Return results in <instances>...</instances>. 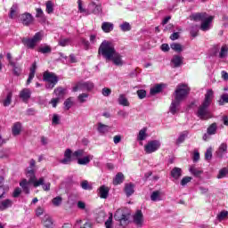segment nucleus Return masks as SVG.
Listing matches in <instances>:
<instances>
[{
    "label": "nucleus",
    "mask_w": 228,
    "mask_h": 228,
    "mask_svg": "<svg viewBox=\"0 0 228 228\" xmlns=\"http://www.w3.org/2000/svg\"><path fill=\"white\" fill-rule=\"evenodd\" d=\"M213 89L208 90L205 94V99L202 102L201 105L198 108V111L196 113L197 117L200 118V120H208V118H211L209 106H211V102H213Z\"/></svg>",
    "instance_id": "1"
},
{
    "label": "nucleus",
    "mask_w": 228,
    "mask_h": 228,
    "mask_svg": "<svg viewBox=\"0 0 228 228\" xmlns=\"http://www.w3.org/2000/svg\"><path fill=\"white\" fill-rule=\"evenodd\" d=\"M191 19L195 22H201V31H209L211 29V22H213V16H208L206 12H198L191 15Z\"/></svg>",
    "instance_id": "2"
},
{
    "label": "nucleus",
    "mask_w": 228,
    "mask_h": 228,
    "mask_svg": "<svg viewBox=\"0 0 228 228\" xmlns=\"http://www.w3.org/2000/svg\"><path fill=\"white\" fill-rule=\"evenodd\" d=\"M98 53L99 54H102L107 61H111V58H113L117 51L115 50L113 44L108 41H103L99 47Z\"/></svg>",
    "instance_id": "3"
},
{
    "label": "nucleus",
    "mask_w": 228,
    "mask_h": 228,
    "mask_svg": "<svg viewBox=\"0 0 228 228\" xmlns=\"http://www.w3.org/2000/svg\"><path fill=\"white\" fill-rule=\"evenodd\" d=\"M72 156L79 159L85 156V150H77L72 153V150L67 149L64 152V159L61 160V163H62V165L72 163Z\"/></svg>",
    "instance_id": "4"
},
{
    "label": "nucleus",
    "mask_w": 228,
    "mask_h": 228,
    "mask_svg": "<svg viewBox=\"0 0 228 228\" xmlns=\"http://www.w3.org/2000/svg\"><path fill=\"white\" fill-rule=\"evenodd\" d=\"M190 86L187 84H179L174 93L175 99L183 102L190 94Z\"/></svg>",
    "instance_id": "5"
},
{
    "label": "nucleus",
    "mask_w": 228,
    "mask_h": 228,
    "mask_svg": "<svg viewBox=\"0 0 228 228\" xmlns=\"http://www.w3.org/2000/svg\"><path fill=\"white\" fill-rule=\"evenodd\" d=\"M42 38H44V32H37L32 38H23L22 43L28 49H35L37 44L42 42Z\"/></svg>",
    "instance_id": "6"
},
{
    "label": "nucleus",
    "mask_w": 228,
    "mask_h": 228,
    "mask_svg": "<svg viewBox=\"0 0 228 228\" xmlns=\"http://www.w3.org/2000/svg\"><path fill=\"white\" fill-rule=\"evenodd\" d=\"M43 81L48 83L46 84L45 88L48 90H53L58 84V77L54 73L46 71L43 75Z\"/></svg>",
    "instance_id": "7"
},
{
    "label": "nucleus",
    "mask_w": 228,
    "mask_h": 228,
    "mask_svg": "<svg viewBox=\"0 0 228 228\" xmlns=\"http://www.w3.org/2000/svg\"><path fill=\"white\" fill-rule=\"evenodd\" d=\"M114 217L116 220L119 221V225H121V227H126V225H129V218H131V215L129 213L126 214L122 209H118Z\"/></svg>",
    "instance_id": "8"
},
{
    "label": "nucleus",
    "mask_w": 228,
    "mask_h": 228,
    "mask_svg": "<svg viewBox=\"0 0 228 228\" xmlns=\"http://www.w3.org/2000/svg\"><path fill=\"white\" fill-rule=\"evenodd\" d=\"M28 177H29L30 184H33L34 188H38V186H44L45 183V179L44 177H40L37 179L35 175V169H28L27 172Z\"/></svg>",
    "instance_id": "9"
},
{
    "label": "nucleus",
    "mask_w": 228,
    "mask_h": 228,
    "mask_svg": "<svg viewBox=\"0 0 228 228\" xmlns=\"http://www.w3.org/2000/svg\"><path fill=\"white\" fill-rule=\"evenodd\" d=\"M94 83L91 81L87 82H78L73 87V92H90V90H94Z\"/></svg>",
    "instance_id": "10"
},
{
    "label": "nucleus",
    "mask_w": 228,
    "mask_h": 228,
    "mask_svg": "<svg viewBox=\"0 0 228 228\" xmlns=\"http://www.w3.org/2000/svg\"><path fill=\"white\" fill-rule=\"evenodd\" d=\"M161 147V142L159 140H152L148 142V143L144 146V152L146 154H152V152H156Z\"/></svg>",
    "instance_id": "11"
},
{
    "label": "nucleus",
    "mask_w": 228,
    "mask_h": 228,
    "mask_svg": "<svg viewBox=\"0 0 228 228\" xmlns=\"http://www.w3.org/2000/svg\"><path fill=\"white\" fill-rule=\"evenodd\" d=\"M133 222L137 227L143 226V213L142 210H137L133 216Z\"/></svg>",
    "instance_id": "12"
},
{
    "label": "nucleus",
    "mask_w": 228,
    "mask_h": 228,
    "mask_svg": "<svg viewBox=\"0 0 228 228\" xmlns=\"http://www.w3.org/2000/svg\"><path fill=\"white\" fill-rule=\"evenodd\" d=\"M88 10L91 12V13H94V15H101L102 13V7L101 4H97L94 2H92L88 5Z\"/></svg>",
    "instance_id": "13"
},
{
    "label": "nucleus",
    "mask_w": 228,
    "mask_h": 228,
    "mask_svg": "<svg viewBox=\"0 0 228 228\" xmlns=\"http://www.w3.org/2000/svg\"><path fill=\"white\" fill-rule=\"evenodd\" d=\"M110 61H112L116 67H122V65H124V60H122L121 54L117 52L111 57Z\"/></svg>",
    "instance_id": "14"
},
{
    "label": "nucleus",
    "mask_w": 228,
    "mask_h": 228,
    "mask_svg": "<svg viewBox=\"0 0 228 228\" xmlns=\"http://www.w3.org/2000/svg\"><path fill=\"white\" fill-rule=\"evenodd\" d=\"M181 101L176 100L175 98L172 101L169 107V111L172 113V115H175L177 111H179V106H181Z\"/></svg>",
    "instance_id": "15"
},
{
    "label": "nucleus",
    "mask_w": 228,
    "mask_h": 228,
    "mask_svg": "<svg viewBox=\"0 0 228 228\" xmlns=\"http://www.w3.org/2000/svg\"><path fill=\"white\" fill-rule=\"evenodd\" d=\"M21 24L24 26H29L33 22V16L30 13H24L20 16Z\"/></svg>",
    "instance_id": "16"
},
{
    "label": "nucleus",
    "mask_w": 228,
    "mask_h": 228,
    "mask_svg": "<svg viewBox=\"0 0 228 228\" xmlns=\"http://www.w3.org/2000/svg\"><path fill=\"white\" fill-rule=\"evenodd\" d=\"M20 97L22 99L23 102H28L29 99L31 98V90L25 88L20 91Z\"/></svg>",
    "instance_id": "17"
},
{
    "label": "nucleus",
    "mask_w": 228,
    "mask_h": 228,
    "mask_svg": "<svg viewBox=\"0 0 228 228\" xmlns=\"http://www.w3.org/2000/svg\"><path fill=\"white\" fill-rule=\"evenodd\" d=\"M21 131H22V123L16 122L12 125V134L13 136H19Z\"/></svg>",
    "instance_id": "18"
},
{
    "label": "nucleus",
    "mask_w": 228,
    "mask_h": 228,
    "mask_svg": "<svg viewBox=\"0 0 228 228\" xmlns=\"http://www.w3.org/2000/svg\"><path fill=\"white\" fill-rule=\"evenodd\" d=\"M42 224H43L44 227H46V228H52L54 226L53 218L50 217L49 215H45V216L42 219Z\"/></svg>",
    "instance_id": "19"
},
{
    "label": "nucleus",
    "mask_w": 228,
    "mask_h": 228,
    "mask_svg": "<svg viewBox=\"0 0 228 228\" xmlns=\"http://www.w3.org/2000/svg\"><path fill=\"white\" fill-rule=\"evenodd\" d=\"M188 134H190V132L188 131H183L180 133L178 138L175 141V145L179 147L181 143H184V141L186 140V138H188Z\"/></svg>",
    "instance_id": "20"
},
{
    "label": "nucleus",
    "mask_w": 228,
    "mask_h": 228,
    "mask_svg": "<svg viewBox=\"0 0 228 228\" xmlns=\"http://www.w3.org/2000/svg\"><path fill=\"white\" fill-rule=\"evenodd\" d=\"M183 175V169L181 167H174L171 170V177L175 181L179 180V178Z\"/></svg>",
    "instance_id": "21"
},
{
    "label": "nucleus",
    "mask_w": 228,
    "mask_h": 228,
    "mask_svg": "<svg viewBox=\"0 0 228 228\" xmlns=\"http://www.w3.org/2000/svg\"><path fill=\"white\" fill-rule=\"evenodd\" d=\"M110 126L104 125L102 123H98L97 131L100 134H106V133H110Z\"/></svg>",
    "instance_id": "22"
},
{
    "label": "nucleus",
    "mask_w": 228,
    "mask_h": 228,
    "mask_svg": "<svg viewBox=\"0 0 228 228\" xmlns=\"http://www.w3.org/2000/svg\"><path fill=\"white\" fill-rule=\"evenodd\" d=\"M183 56L174 55L171 60V63L174 65L175 69H177L183 63Z\"/></svg>",
    "instance_id": "23"
},
{
    "label": "nucleus",
    "mask_w": 228,
    "mask_h": 228,
    "mask_svg": "<svg viewBox=\"0 0 228 228\" xmlns=\"http://www.w3.org/2000/svg\"><path fill=\"white\" fill-rule=\"evenodd\" d=\"M114 25L111 22L104 21L102 23V29L104 33H111L113 31Z\"/></svg>",
    "instance_id": "24"
},
{
    "label": "nucleus",
    "mask_w": 228,
    "mask_h": 228,
    "mask_svg": "<svg viewBox=\"0 0 228 228\" xmlns=\"http://www.w3.org/2000/svg\"><path fill=\"white\" fill-rule=\"evenodd\" d=\"M118 102L119 106H126V107L130 106L129 100H127V97L126 96V94H119L118 98Z\"/></svg>",
    "instance_id": "25"
},
{
    "label": "nucleus",
    "mask_w": 228,
    "mask_h": 228,
    "mask_svg": "<svg viewBox=\"0 0 228 228\" xmlns=\"http://www.w3.org/2000/svg\"><path fill=\"white\" fill-rule=\"evenodd\" d=\"M110 193V188L106 187V185H102L99 189V195L101 199H108V195Z\"/></svg>",
    "instance_id": "26"
},
{
    "label": "nucleus",
    "mask_w": 228,
    "mask_h": 228,
    "mask_svg": "<svg viewBox=\"0 0 228 228\" xmlns=\"http://www.w3.org/2000/svg\"><path fill=\"white\" fill-rule=\"evenodd\" d=\"M125 193L126 197H131L133 193H134V184L133 183H126L125 184Z\"/></svg>",
    "instance_id": "27"
},
{
    "label": "nucleus",
    "mask_w": 228,
    "mask_h": 228,
    "mask_svg": "<svg viewBox=\"0 0 228 228\" xmlns=\"http://www.w3.org/2000/svg\"><path fill=\"white\" fill-rule=\"evenodd\" d=\"M151 200H152V202H159V200H163V198L161 197V191H154L151 194Z\"/></svg>",
    "instance_id": "28"
},
{
    "label": "nucleus",
    "mask_w": 228,
    "mask_h": 228,
    "mask_svg": "<svg viewBox=\"0 0 228 228\" xmlns=\"http://www.w3.org/2000/svg\"><path fill=\"white\" fill-rule=\"evenodd\" d=\"M37 72V62H34L32 64V67L30 68V72L28 75V78L27 80V85H29L31 81H33V77H35V73Z\"/></svg>",
    "instance_id": "29"
},
{
    "label": "nucleus",
    "mask_w": 228,
    "mask_h": 228,
    "mask_svg": "<svg viewBox=\"0 0 228 228\" xmlns=\"http://www.w3.org/2000/svg\"><path fill=\"white\" fill-rule=\"evenodd\" d=\"M92 159H94V155H86L84 158L78 159L77 164L78 165H88V163H90V161H92Z\"/></svg>",
    "instance_id": "30"
},
{
    "label": "nucleus",
    "mask_w": 228,
    "mask_h": 228,
    "mask_svg": "<svg viewBox=\"0 0 228 228\" xmlns=\"http://www.w3.org/2000/svg\"><path fill=\"white\" fill-rule=\"evenodd\" d=\"M29 184H31V183H29V178H28V181L26 179H23L20 183V186L22 188L24 193L26 194L29 193Z\"/></svg>",
    "instance_id": "31"
},
{
    "label": "nucleus",
    "mask_w": 228,
    "mask_h": 228,
    "mask_svg": "<svg viewBox=\"0 0 228 228\" xmlns=\"http://www.w3.org/2000/svg\"><path fill=\"white\" fill-rule=\"evenodd\" d=\"M19 15V5L16 4H12L10 10L9 17L10 19H15Z\"/></svg>",
    "instance_id": "32"
},
{
    "label": "nucleus",
    "mask_w": 228,
    "mask_h": 228,
    "mask_svg": "<svg viewBox=\"0 0 228 228\" xmlns=\"http://www.w3.org/2000/svg\"><path fill=\"white\" fill-rule=\"evenodd\" d=\"M11 67L12 68L14 76H20V72H22L20 65L17 64L16 62H11Z\"/></svg>",
    "instance_id": "33"
},
{
    "label": "nucleus",
    "mask_w": 228,
    "mask_h": 228,
    "mask_svg": "<svg viewBox=\"0 0 228 228\" xmlns=\"http://www.w3.org/2000/svg\"><path fill=\"white\" fill-rule=\"evenodd\" d=\"M13 202L11 200H5L0 203L1 211H4V209H8V208H12Z\"/></svg>",
    "instance_id": "34"
},
{
    "label": "nucleus",
    "mask_w": 228,
    "mask_h": 228,
    "mask_svg": "<svg viewBox=\"0 0 228 228\" xmlns=\"http://www.w3.org/2000/svg\"><path fill=\"white\" fill-rule=\"evenodd\" d=\"M218 129V125H216V123H213L211 124L208 129H207V133L209 135H212V134H216V130Z\"/></svg>",
    "instance_id": "35"
},
{
    "label": "nucleus",
    "mask_w": 228,
    "mask_h": 228,
    "mask_svg": "<svg viewBox=\"0 0 228 228\" xmlns=\"http://www.w3.org/2000/svg\"><path fill=\"white\" fill-rule=\"evenodd\" d=\"M147 138V128H142L139 131L137 135L138 142H143Z\"/></svg>",
    "instance_id": "36"
},
{
    "label": "nucleus",
    "mask_w": 228,
    "mask_h": 228,
    "mask_svg": "<svg viewBox=\"0 0 228 228\" xmlns=\"http://www.w3.org/2000/svg\"><path fill=\"white\" fill-rule=\"evenodd\" d=\"M124 183V174L118 173L113 180V184H122Z\"/></svg>",
    "instance_id": "37"
},
{
    "label": "nucleus",
    "mask_w": 228,
    "mask_h": 228,
    "mask_svg": "<svg viewBox=\"0 0 228 228\" xmlns=\"http://www.w3.org/2000/svg\"><path fill=\"white\" fill-rule=\"evenodd\" d=\"M228 54V46L227 45H224L221 47V50L219 52V58H221V60H224Z\"/></svg>",
    "instance_id": "38"
},
{
    "label": "nucleus",
    "mask_w": 228,
    "mask_h": 228,
    "mask_svg": "<svg viewBox=\"0 0 228 228\" xmlns=\"http://www.w3.org/2000/svg\"><path fill=\"white\" fill-rule=\"evenodd\" d=\"M51 51H53V49L49 45H43L37 49V52L42 53V54H49Z\"/></svg>",
    "instance_id": "39"
},
{
    "label": "nucleus",
    "mask_w": 228,
    "mask_h": 228,
    "mask_svg": "<svg viewBox=\"0 0 228 228\" xmlns=\"http://www.w3.org/2000/svg\"><path fill=\"white\" fill-rule=\"evenodd\" d=\"M12 97H13V94L12 92H9L7 94L6 98L3 102V105L4 107H8V106H10V104H12Z\"/></svg>",
    "instance_id": "40"
},
{
    "label": "nucleus",
    "mask_w": 228,
    "mask_h": 228,
    "mask_svg": "<svg viewBox=\"0 0 228 228\" xmlns=\"http://www.w3.org/2000/svg\"><path fill=\"white\" fill-rule=\"evenodd\" d=\"M62 202H63V199L61 198V196H57L52 200V204H53L55 208L61 206Z\"/></svg>",
    "instance_id": "41"
},
{
    "label": "nucleus",
    "mask_w": 228,
    "mask_h": 228,
    "mask_svg": "<svg viewBox=\"0 0 228 228\" xmlns=\"http://www.w3.org/2000/svg\"><path fill=\"white\" fill-rule=\"evenodd\" d=\"M170 47L173 51H175V53H183V45L181 44L173 43Z\"/></svg>",
    "instance_id": "42"
},
{
    "label": "nucleus",
    "mask_w": 228,
    "mask_h": 228,
    "mask_svg": "<svg viewBox=\"0 0 228 228\" xmlns=\"http://www.w3.org/2000/svg\"><path fill=\"white\" fill-rule=\"evenodd\" d=\"M54 94L57 96V99L61 100L63 95H65V89L58 87L54 90Z\"/></svg>",
    "instance_id": "43"
},
{
    "label": "nucleus",
    "mask_w": 228,
    "mask_h": 228,
    "mask_svg": "<svg viewBox=\"0 0 228 228\" xmlns=\"http://www.w3.org/2000/svg\"><path fill=\"white\" fill-rule=\"evenodd\" d=\"M88 96H89V94L86 93L80 94L77 96L78 102H80V104L86 102V99H88Z\"/></svg>",
    "instance_id": "44"
},
{
    "label": "nucleus",
    "mask_w": 228,
    "mask_h": 228,
    "mask_svg": "<svg viewBox=\"0 0 228 228\" xmlns=\"http://www.w3.org/2000/svg\"><path fill=\"white\" fill-rule=\"evenodd\" d=\"M161 90H163V87L161 86V85H157L151 89L150 94L151 95H156V94H159Z\"/></svg>",
    "instance_id": "45"
},
{
    "label": "nucleus",
    "mask_w": 228,
    "mask_h": 228,
    "mask_svg": "<svg viewBox=\"0 0 228 228\" xmlns=\"http://www.w3.org/2000/svg\"><path fill=\"white\" fill-rule=\"evenodd\" d=\"M119 28L121 29V31H131V24H129V22L125 21L122 24L119 25Z\"/></svg>",
    "instance_id": "46"
},
{
    "label": "nucleus",
    "mask_w": 228,
    "mask_h": 228,
    "mask_svg": "<svg viewBox=\"0 0 228 228\" xmlns=\"http://www.w3.org/2000/svg\"><path fill=\"white\" fill-rule=\"evenodd\" d=\"M54 12V4L52 1L46 2V13H53Z\"/></svg>",
    "instance_id": "47"
},
{
    "label": "nucleus",
    "mask_w": 228,
    "mask_h": 228,
    "mask_svg": "<svg viewBox=\"0 0 228 228\" xmlns=\"http://www.w3.org/2000/svg\"><path fill=\"white\" fill-rule=\"evenodd\" d=\"M227 216H228V211L223 210L217 215L216 218L219 222H222V220H225V218H227Z\"/></svg>",
    "instance_id": "48"
},
{
    "label": "nucleus",
    "mask_w": 228,
    "mask_h": 228,
    "mask_svg": "<svg viewBox=\"0 0 228 228\" xmlns=\"http://www.w3.org/2000/svg\"><path fill=\"white\" fill-rule=\"evenodd\" d=\"M106 228H113V213H110V216L105 222Z\"/></svg>",
    "instance_id": "49"
},
{
    "label": "nucleus",
    "mask_w": 228,
    "mask_h": 228,
    "mask_svg": "<svg viewBox=\"0 0 228 228\" xmlns=\"http://www.w3.org/2000/svg\"><path fill=\"white\" fill-rule=\"evenodd\" d=\"M189 170L191 174H192V175H194L195 177H199V175L202 174V171L195 167H191Z\"/></svg>",
    "instance_id": "50"
},
{
    "label": "nucleus",
    "mask_w": 228,
    "mask_h": 228,
    "mask_svg": "<svg viewBox=\"0 0 228 228\" xmlns=\"http://www.w3.org/2000/svg\"><path fill=\"white\" fill-rule=\"evenodd\" d=\"M74 104V102H72V98H68L65 102H64V109L66 110H69L72 108Z\"/></svg>",
    "instance_id": "51"
},
{
    "label": "nucleus",
    "mask_w": 228,
    "mask_h": 228,
    "mask_svg": "<svg viewBox=\"0 0 228 228\" xmlns=\"http://www.w3.org/2000/svg\"><path fill=\"white\" fill-rule=\"evenodd\" d=\"M61 120V118L58 114H53L52 118V124L53 126H59L60 122Z\"/></svg>",
    "instance_id": "52"
},
{
    "label": "nucleus",
    "mask_w": 228,
    "mask_h": 228,
    "mask_svg": "<svg viewBox=\"0 0 228 228\" xmlns=\"http://www.w3.org/2000/svg\"><path fill=\"white\" fill-rule=\"evenodd\" d=\"M228 102V94H224L221 95V99L219 100L220 106H224V104Z\"/></svg>",
    "instance_id": "53"
},
{
    "label": "nucleus",
    "mask_w": 228,
    "mask_h": 228,
    "mask_svg": "<svg viewBox=\"0 0 228 228\" xmlns=\"http://www.w3.org/2000/svg\"><path fill=\"white\" fill-rule=\"evenodd\" d=\"M191 176H184L182 180H181V186H186V184H188V183L191 182Z\"/></svg>",
    "instance_id": "54"
},
{
    "label": "nucleus",
    "mask_w": 228,
    "mask_h": 228,
    "mask_svg": "<svg viewBox=\"0 0 228 228\" xmlns=\"http://www.w3.org/2000/svg\"><path fill=\"white\" fill-rule=\"evenodd\" d=\"M227 152V144L225 143H222L220 146H219V156L220 158H222V154Z\"/></svg>",
    "instance_id": "55"
},
{
    "label": "nucleus",
    "mask_w": 228,
    "mask_h": 228,
    "mask_svg": "<svg viewBox=\"0 0 228 228\" xmlns=\"http://www.w3.org/2000/svg\"><path fill=\"white\" fill-rule=\"evenodd\" d=\"M69 44H70V39L69 38H63L59 41V45H61V47H65L69 45Z\"/></svg>",
    "instance_id": "56"
},
{
    "label": "nucleus",
    "mask_w": 228,
    "mask_h": 228,
    "mask_svg": "<svg viewBox=\"0 0 228 228\" xmlns=\"http://www.w3.org/2000/svg\"><path fill=\"white\" fill-rule=\"evenodd\" d=\"M213 158V150L208 148L205 153V159L209 160Z\"/></svg>",
    "instance_id": "57"
},
{
    "label": "nucleus",
    "mask_w": 228,
    "mask_h": 228,
    "mask_svg": "<svg viewBox=\"0 0 228 228\" xmlns=\"http://www.w3.org/2000/svg\"><path fill=\"white\" fill-rule=\"evenodd\" d=\"M137 95L139 99H145V97H147V92L143 89L138 90Z\"/></svg>",
    "instance_id": "58"
},
{
    "label": "nucleus",
    "mask_w": 228,
    "mask_h": 228,
    "mask_svg": "<svg viewBox=\"0 0 228 228\" xmlns=\"http://www.w3.org/2000/svg\"><path fill=\"white\" fill-rule=\"evenodd\" d=\"M3 176H0V199H3L4 196V188L3 187Z\"/></svg>",
    "instance_id": "59"
},
{
    "label": "nucleus",
    "mask_w": 228,
    "mask_h": 228,
    "mask_svg": "<svg viewBox=\"0 0 228 228\" xmlns=\"http://www.w3.org/2000/svg\"><path fill=\"white\" fill-rule=\"evenodd\" d=\"M102 94L104 97H110V95H111V89L104 87L102 91Z\"/></svg>",
    "instance_id": "60"
},
{
    "label": "nucleus",
    "mask_w": 228,
    "mask_h": 228,
    "mask_svg": "<svg viewBox=\"0 0 228 228\" xmlns=\"http://www.w3.org/2000/svg\"><path fill=\"white\" fill-rule=\"evenodd\" d=\"M81 188H83V190H92V187H90V185L88 184V181L86 180L81 183Z\"/></svg>",
    "instance_id": "61"
},
{
    "label": "nucleus",
    "mask_w": 228,
    "mask_h": 228,
    "mask_svg": "<svg viewBox=\"0 0 228 228\" xmlns=\"http://www.w3.org/2000/svg\"><path fill=\"white\" fill-rule=\"evenodd\" d=\"M20 193H22V190L20 188H16L12 193V197H14V199H17V197H19V195H20Z\"/></svg>",
    "instance_id": "62"
},
{
    "label": "nucleus",
    "mask_w": 228,
    "mask_h": 228,
    "mask_svg": "<svg viewBox=\"0 0 228 228\" xmlns=\"http://www.w3.org/2000/svg\"><path fill=\"white\" fill-rule=\"evenodd\" d=\"M10 157V150H4L3 152L0 154V158H9Z\"/></svg>",
    "instance_id": "63"
},
{
    "label": "nucleus",
    "mask_w": 228,
    "mask_h": 228,
    "mask_svg": "<svg viewBox=\"0 0 228 228\" xmlns=\"http://www.w3.org/2000/svg\"><path fill=\"white\" fill-rule=\"evenodd\" d=\"M44 208L42 207H38L37 209H36V216H42V215H44Z\"/></svg>",
    "instance_id": "64"
}]
</instances>
